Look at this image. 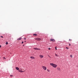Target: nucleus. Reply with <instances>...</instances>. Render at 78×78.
I'll use <instances>...</instances> for the list:
<instances>
[{
  "instance_id": "1",
  "label": "nucleus",
  "mask_w": 78,
  "mask_h": 78,
  "mask_svg": "<svg viewBox=\"0 0 78 78\" xmlns=\"http://www.w3.org/2000/svg\"><path fill=\"white\" fill-rule=\"evenodd\" d=\"M35 40H36L37 41H41V39L40 38H37L35 39Z\"/></svg>"
},
{
  "instance_id": "2",
  "label": "nucleus",
  "mask_w": 78,
  "mask_h": 78,
  "mask_svg": "<svg viewBox=\"0 0 78 78\" xmlns=\"http://www.w3.org/2000/svg\"><path fill=\"white\" fill-rule=\"evenodd\" d=\"M34 49L35 50H41V49L38 48H34Z\"/></svg>"
},
{
  "instance_id": "3",
  "label": "nucleus",
  "mask_w": 78,
  "mask_h": 78,
  "mask_svg": "<svg viewBox=\"0 0 78 78\" xmlns=\"http://www.w3.org/2000/svg\"><path fill=\"white\" fill-rule=\"evenodd\" d=\"M42 68L43 69H44V70H47V67L45 66H43Z\"/></svg>"
},
{
  "instance_id": "4",
  "label": "nucleus",
  "mask_w": 78,
  "mask_h": 78,
  "mask_svg": "<svg viewBox=\"0 0 78 78\" xmlns=\"http://www.w3.org/2000/svg\"><path fill=\"white\" fill-rule=\"evenodd\" d=\"M50 41H52V42H55V39H53L52 38L51 39Z\"/></svg>"
},
{
  "instance_id": "5",
  "label": "nucleus",
  "mask_w": 78,
  "mask_h": 78,
  "mask_svg": "<svg viewBox=\"0 0 78 78\" xmlns=\"http://www.w3.org/2000/svg\"><path fill=\"white\" fill-rule=\"evenodd\" d=\"M53 67H54V68H56V67H57V65L55 64H54V65H53Z\"/></svg>"
},
{
  "instance_id": "6",
  "label": "nucleus",
  "mask_w": 78,
  "mask_h": 78,
  "mask_svg": "<svg viewBox=\"0 0 78 78\" xmlns=\"http://www.w3.org/2000/svg\"><path fill=\"white\" fill-rule=\"evenodd\" d=\"M30 58H31V59H35V58H34V57H33V56H31L30 57Z\"/></svg>"
},
{
  "instance_id": "7",
  "label": "nucleus",
  "mask_w": 78,
  "mask_h": 78,
  "mask_svg": "<svg viewBox=\"0 0 78 78\" xmlns=\"http://www.w3.org/2000/svg\"><path fill=\"white\" fill-rule=\"evenodd\" d=\"M16 69L17 70H19V68L18 67H16Z\"/></svg>"
},
{
  "instance_id": "8",
  "label": "nucleus",
  "mask_w": 78,
  "mask_h": 78,
  "mask_svg": "<svg viewBox=\"0 0 78 78\" xmlns=\"http://www.w3.org/2000/svg\"><path fill=\"white\" fill-rule=\"evenodd\" d=\"M22 39V37L18 38L17 39V41H19V40H21Z\"/></svg>"
},
{
  "instance_id": "9",
  "label": "nucleus",
  "mask_w": 78,
  "mask_h": 78,
  "mask_svg": "<svg viewBox=\"0 0 78 78\" xmlns=\"http://www.w3.org/2000/svg\"><path fill=\"white\" fill-rule=\"evenodd\" d=\"M50 65H51V66H53V65H54V64L53 63H50Z\"/></svg>"
},
{
  "instance_id": "10",
  "label": "nucleus",
  "mask_w": 78,
  "mask_h": 78,
  "mask_svg": "<svg viewBox=\"0 0 78 78\" xmlns=\"http://www.w3.org/2000/svg\"><path fill=\"white\" fill-rule=\"evenodd\" d=\"M40 56L41 58H43V57H44V56L42 55H40Z\"/></svg>"
},
{
  "instance_id": "11",
  "label": "nucleus",
  "mask_w": 78,
  "mask_h": 78,
  "mask_svg": "<svg viewBox=\"0 0 78 78\" xmlns=\"http://www.w3.org/2000/svg\"><path fill=\"white\" fill-rule=\"evenodd\" d=\"M33 36H37V34H33Z\"/></svg>"
},
{
  "instance_id": "12",
  "label": "nucleus",
  "mask_w": 78,
  "mask_h": 78,
  "mask_svg": "<svg viewBox=\"0 0 78 78\" xmlns=\"http://www.w3.org/2000/svg\"><path fill=\"white\" fill-rule=\"evenodd\" d=\"M5 44L6 45H8V42L6 41V42Z\"/></svg>"
},
{
  "instance_id": "13",
  "label": "nucleus",
  "mask_w": 78,
  "mask_h": 78,
  "mask_svg": "<svg viewBox=\"0 0 78 78\" xmlns=\"http://www.w3.org/2000/svg\"><path fill=\"white\" fill-rule=\"evenodd\" d=\"M47 71H48V72H50V70H49V69H47Z\"/></svg>"
},
{
  "instance_id": "14",
  "label": "nucleus",
  "mask_w": 78,
  "mask_h": 78,
  "mask_svg": "<svg viewBox=\"0 0 78 78\" xmlns=\"http://www.w3.org/2000/svg\"><path fill=\"white\" fill-rule=\"evenodd\" d=\"M10 76H11V77H12L13 76V75H10Z\"/></svg>"
},
{
  "instance_id": "15",
  "label": "nucleus",
  "mask_w": 78,
  "mask_h": 78,
  "mask_svg": "<svg viewBox=\"0 0 78 78\" xmlns=\"http://www.w3.org/2000/svg\"><path fill=\"white\" fill-rule=\"evenodd\" d=\"M57 69L58 70H60V68H58Z\"/></svg>"
},
{
  "instance_id": "16",
  "label": "nucleus",
  "mask_w": 78,
  "mask_h": 78,
  "mask_svg": "<svg viewBox=\"0 0 78 78\" xmlns=\"http://www.w3.org/2000/svg\"><path fill=\"white\" fill-rule=\"evenodd\" d=\"M55 56H58V55L57 54H55Z\"/></svg>"
},
{
  "instance_id": "17",
  "label": "nucleus",
  "mask_w": 78,
  "mask_h": 78,
  "mask_svg": "<svg viewBox=\"0 0 78 78\" xmlns=\"http://www.w3.org/2000/svg\"><path fill=\"white\" fill-rule=\"evenodd\" d=\"M1 37H2V38H3V36H0Z\"/></svg>"
},
{
  "instance_id": "18",
  "label": "nucleus",
  "mask_w": 78,
  "mask_h": 78,
  "mask_svg": "<svg viewBox=\"0 0 78 78\" xmlns=\"http://www.w3.org/2000/svg\"><path fill=\"white\" fill-rule=\"evenodd\" d=\"M20 72H21V73H23V72H24V71H21Z\"/></svg>"
},
{
  "instance_id": "19",
  "label": "nucleus",
  "mask_w": 78,
  "mask_h": 78,
  "mask_svg": "<svg viewBox=\"0 0 78 78\" xmlns=\"http://www.w3.org/2000/svg\"><path fill=\"white\" fill-rule=\"evenodd\" d=\"M70 57H71V58H72V57H73L72 55H70Z\"/></svg>"
},
{
  "instance_id": "20",
  "label": "nucleus",
  "mask_w": 78,
  "mask_h": 78,
  "mask_svg": "<svg viewBox=\"0 0 78 78\" xmlns=\"http://www.w3.org/2000/svg\"><path fill=\"white\" fill-rule=\"evenodd\" d=\"M48 49L49 50H51V48H48Z\"/></svg>"
},
{
  "instance_id": "21",
  "label": "nucleus",
  "mask_w": 78,
  "mask_h": 78,
  "mask_svg": "<svg viewBox=\"0 0 78 78\" xmlns=\"http://www.w3.org/2000/svg\"><path fill=\"white\" fill-rule=\"evenodd\" d=\"M21 70H19V72H21Z\"/></svg>"
},
{
  "instance_id": "22",
  "label": "nucleus",
  "mask_w": 78,
  "mask_h": 78,
  "mask_svg": "<svg viewBox=\"0 0 78 78\" xmlns=\"http://www.w3.org/2000/svg\"><path fill=\"white\" fill-rule=\"evenodd\" d=\"M3 59H6V58H5V57H3Z\"/></svg>"
},
{
  "instance_id": "23",
  "label": "nucleus",
  "mask_w": 78,
  "mask_h": 78,
  "mask_svg": "<svg viewBox=\"0 0 78 78\" xmlns=\"http://www.w3.org/2000/svg\"><path fill=\"white\" fill-rule=\"evenodd\" d=\"M55 50H57V48L56 47H55Z\"/></svg>"
},
{
  "instance_id": "24",
  "label": "nucleus",
  "mask_w": 78,
  "mask_h": 78,
  "mask_svg": "<svg viewBox=\"0 0 78 78\" xmlns=\"http://www.w3.org/2000/svg\"><path fill=\"white\" fill-rule=\"evenodd\" d=\"M66 48H67V49H69V48H68L67 47H66Z\"/></svg>"
},
{
  "instance_id": "25",
  "label": "nucleus",
  "mask_w": 78,
  "mask_h": 78,
  "mask_svg": "<svg viewBox=\"0 0 78 78\" xmlns=\"http://www.w3.org/2000/svg\"><path fill=\"white\" fill-rule=\"evenodd\" d=\"M22 44H23V41L22 42Z\"/></svg>"
},
{
  "instance_id": "26",
  "label": "nucleus",
  "mask_w": 78,
  "mask_h": 78,
  "mask_svg": "<svg viewBox=\"0 0 78 78\" xmlns=\"http://www.w3.org/2000/svg\"><path fill=\"white\" fill-rule=\"evenodd\" d=\"M24 40H25L26 39V38H24Z\"/></svg>"
},
{
  "instance_id": "27",
  "label": "nucleus",
  "mask_w": 78,
  "mask_h": 78,
  "mask_svg": "<svg viewBox=\"0 0 78 78\" xmlns=\"http://www.w3.org/2000/svg\"><path fill=\"white\" fill-rule=\"evenodd\" d=\"M2 47V46L1 45H0V48Z\"/></svg>"
},
{
  "instance_id": "28",
  "label": "nucleus",
  "mask_w": 78,
  "mask_h": 78,
  "mask_svg": "<svg viewBox=\"0 0 78 78\" xmlns=\"http://www.w3.org/2000/svg\"><path fill=\"white\" fill-rule=\"evenodd\" d=\"M69 46H70V44H69Z\"/></svg>"
},
{
  "instance_id": "29",
  "label": "nucleus",
  "mask_w": 78,
  "mask_h": 78,
  "mask_svg": "<svg viewBox=\"0 0 78 78\" xmlns=\"http://www.w3.org/2000/svg\"><path fill=\"white\" fill-rule=\"evenodd\" d=\"M69 41H71V40L70 39H69Z\"/></svg>"
},
{
  "instance_id": "30",
  "label": "nucleus",
  "mask_w": 78,
  "mask_h": 78,
  "mask_svg": "<svg viewBox=\"0 0 78 78\" xmlns=\"http://www.w3.org/2000/svg\"><path fill=\"white\" fill-rule=\"evenodd\" d=\"M49 58H51V57H50V56H49Z\"/></svg>"
},
{
  "instance_id": "31",
  "label": "nucleus",
  "mask_w": 78,
  "mask_h": 78,
  "mask_svg": "<svg viewBox=\"0 0 78 78\" xmlns=\"http://www.w3.org/2000/svg\"><path fill=\"white\" fill-rule=\"evenodd\" d=\"M25 42H26V41H24Z\"/></svg>"
},
{
  "instance_id": "32",
  "label": "nucleus",
  "mask_w": 78,
  "mask_h": 78,
  "mask_svg": "<svg viewBox=\"0 0 78 78\" xmlns=\"http://www.w3.org/2000/svg\"><path fill=\"white\" fill-rule=\"evenodd\" d=\"M23 46H25V45H23Z\"/></svg>"
}]
</instances>
